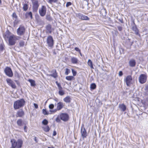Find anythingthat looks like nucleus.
Listing matches in <instances>:
<instances>
[{"label": "nucleus", "instance_id": "nucleus-3", "mask_svg": "<svg viewBox=\"0 0 148 148\" xmlns=\"http://www.w3.org/2000/svg\"><path fill=\"white\" fill-rule=\"evenodd\" d=\"M20 37L13 34L10 36L8 37L9 45L11 46L14 45L16 41L20 40Z\"/></svg>", "mask_w": 148, "mask_h": 148}, {"label": "nucleus", "instance_id": "nucleus-11", "mask_svg": "<svg viewBox=\"0 0 148 148\" xmlns=\"http://www.w3.org/2000/svg\"><path fill=\"white\" fill-rule=\"evenodd\" d=\"M60 117L61 120L66 121L68 120L69 116L67 114L62 113L60 115Z\"/></svg>", "mask_w": 148, "mask_h": 148}, {"label": "nucleus", "instance_id": "nucleus-10", "mask_svg": "<svg viewBox=\"0 0 148 148\" xmlns=\"http://www.w3.org/2000/svg\"><path fill=\"white\" fill-rule=\"evenodd\" d=\"M46 8L45 6H42L41 8L39 10L40 15L42 16H44L46 13Z\"/></svg>", "mask_w": 148, "mask_h": 148}, {"label": "nucleus", "instance_id": "nucleus-42", "mask_svg": "<svg viewBox=\"0 0 148 148\" xmlns=\"http://www.w3.org/2000/svg\"><path fill=\"white\" fill-rule=\"evenodd\" d=\"M71 5V3L70 2H68L66 3V7H68L69 6Z\"/></svg>", "mask_w": 148, "mask_h": 148}, {"label": "nucleus", "instance_id": "nucleus-17", "mask_svg": "<svg viewBox=\"0 0 148 148\" xmlns=\"http://www.w3.org/2000/svg\"><path fill=\"white\" fill-rule=\"evenodd\" d=\"M81 132L82 136L83 138L86 137L87 136L85 128L83 129L82 128L81 129Z\"/></svg>", "mask_w": 148, "mask_h": 148}, {"label": "nucleus", "instance_id": "nucleus-51", "mask_svg": "<svg viewBox=\"0 0 148 148\" xmlns=\"http://www.w3.org/2000/svg\"><path fill=\"white\" fill-rule=\"evenodd\" d=\"M56 83L58 87H59V86H61V85H60V84L59 83H58L57 82H56Z\"/></svg>", "mask_w": 148, "mask_h": 148}, {"label": "nucleus", "instance_id": "nucleus-35", "mask_svg": "<svg viewBox=\"0 0 148 148\" xmlns=\"http://www.w3.org/2000/svg\"><path fill=\"white\" fill-rule=\"evenodd\" d=\"M70 72V70L67 69L66 68V71L65 72V74L66 75H68V74Z\"/></svg>", "mask_w": 148, "mask_h": 148}, {"label": "nucleus", "instance_id": "nucleus-20", "mask_svg": "<svg viewBox=\"0 0 148 148\" xmlns=\"http://www.w3.org/2000/svg\"><path fill=\"white\" fill-rule=\"evenodd\" d=\"M71 62L73 64H76L78 62V59L76 58L75 57H71Z\"/></svg>", "mask_w": 148, "mask_h": 148}, {"label": "nucleus", "instance_id": "nucleus-14", "mask_svg": "<svg viewBox=\"0 0 148 148\" xmlns=\"http://www.w3.org/2000/svg\"><path fill=\"white\" fill-rule=\"evenodd\" d=\"M16 123L18 125L19 127H21L24 125H26V124L24 123V121L21 119L18 120Z\"/></svg>", "mask_w": 148, "mask_h": 148}, {"label": "nucleus", "instance_id": "nucleus-49", "mask_svg": "<svg viewBox=\"0 0 148 148\" xmlns=\"http://www.w3.org/2000/svg\"><path fill=\"white\" fill-rule=\"evenodd\" d=\"M56 135V131H53V136H55Z\"/></svg>", "mask_w": 148, "mask_h": 148}, {"label": "nucleus", "instance_id": "nucleus-16", "mask_svg": "<svg viewBox=\"0 0 148 148\" xmlns=\"http://www.w3.org/2000/svg\"><path fill=\"white\" fill-rule=\"evenodd\" d=\"M64 105L63 103L62 102H59L57 104V109L58 110H61L63 108Z\"/></svg>", "mask_w": 148, "mask_h": 148}, {"label": "nucleus", "instance_id": "nucleus-13", "mask_svg": "<svg viewBox=\"0 0 148 148\" xmlns=\"http://www.w3.org/2000/svg\"><path fill=\"white\" fill-rule=\"evenodd\" d=\"M77 16L79 18L82 20H89V18L85 15L82 14L80 13H78L77 14Z\"/></svg>", "mask_w": 148, "mask_h": 148}, {"label": "nucleus", "instance_id": "nucleus-30", "mask_svg": "<svg viewBox=\"0 0 148 148\" xmlns=\"http://www.w3.org/2000/svg\"><path fill=\"white\" fill-rule=\"evenodd\" d=\"M23 9L24 11H26L28 9V5L27 4H24L23 6Z\"/></svg>", "mask_w": 148, "mask_h": 148}, {"label": "nucleus", "instance_id": "nucleus-45", "mask_svg": "<svg viewBox=\"0 0 148 148\" xmlns=\"http://www.w3.org/2000/svg\"><path fill=\"white\" fill-rule=\"evenodd\" d=\"M75 49L76 51H78V52H80V50L79 49V48L77 47H75Z\"/></svg>", "mask_w": 148, "mask_h": 148}, {"label": "nucleus", "instance_id": "nucleus-40", "mask_svg": "<svg viewBox=\"0 0 148 148\" xmlns=\"http://www.w3.org/2000/svg\"><path fill=\"white\" fill-rule=\"evenodd\" d=\"M72 72L73 73V76H75L77 74L76 72L73 69H72Z\"/></svg>", "mask_w": 148, "mask_h": 148}, {"label": "nucleus", "instance_id": "nucleus-12", "mask_svg": "<svg viewBox=\"0 0 148 148\" xmlns=\"http://www.w3.org/2000/svg\"><path fill=\"white\" fill-rule=\"evenodd\" d=\"M47 41L49 46L51 47L53 46V40L51 36H49L47 37Z\"/></svg>", "mask_w": 148, "mask_h": 148}, {"label": "nucleus", "instance_id": "nucleus-57", "mask_svg": "<svg viewBox=\"0 0 148 148\" xmlns=\"http://www.w3.org/2000/svg\"><path fill=\"white\" fill-rule=\"evenodd\" d=\"M1 4V0H0V5Z\"/></svg>", "mask_w": 148, "mask_h": 148}, {"label": "nucleus", "instance_id": "nucleus-43", "mask_svg": "<svg viewBox=\"0 0 148 148\" xmlns=\"http://www.w3.org/2000/svg\"><path fill=\"white\" fill-rule=\"evenodd\" d=\"M27 126H26V125H24V130L25 132H27Z\"/></svg>", "mask_w": 148, "mask_h": 148}, {"label": "nucleus", "instance_id": "nucleus-32", "mask_svg": "<svg viewBox=\"0 0 148 148\" xmlns=\"http://www.w3.org/2000/svg\"><path fill=\"white\" fill-rule=\"evenodd\" d=\"M42 124L45 125H46L48 123V121L46 119H44L42 121Z\"/></svg>", "mask_w": 148, "mask_h": 148}, {"label": "nucleus", "instance_id": "nucleus-7", "mask_svg": "<svg viewBox=\"0 0 148 148\" xmlns=\"http://www.w3.org/2000/svg\"><path fill=\"white\" fill-rule=\"evenodd\" d=\"M32 1L33 11L35 12H36L38 10V7L39 6L38 4V2L36 0H32Z\"/></svg>", "mask_w": 148, "mask_h": 148}, {"label": "nucleus", "instance_id": "nucleus-6", "mask_svg": "<svg viewBox=\"0 0 148 148\" xmlns=\"http://www.w3.org/2000/svg\"><path fill=\"white\" fill-rule=\"evenodd\" d=\"M147 76L144 74H141L139 77V82L143 84L146 82L147 79Z\"/></svg>", "mask_w": 148, "mask_h": 148}, {"label": "nucleus", "instance_id": "nucleus-55", "mask_svg": "<svg viewBox=\"0 0 148 148\" xmlns=\"http://www.w3.org/2000/svg\"><path fill=\"white\" fill-rule=\"evenodd\" d=\"M54 100H55V101H56V102H57L58 101V99H57V98L55 99H54Z\"/></svg>", "mask_w": 148, "mask_h": 148}, {"label": "nucleus", "instance_id": "nucleus-47", "mask_svg": "<svg viewBox=\"0 0 148 148\" xmlns=\"http://www.w3.org/2000/svg\"><path fill=\"white\" fill-rule=\"evenodd\" d=\"M3 45L2 44L0 45V49L1 50H3Z\"/></svg>", "mask_w": 148, "mask_h": 148}, {"label": "nucleus", "instance_id": "nucleus-29", "mask_svg": "<svg viewBox=\"0 0 148 148\" xmlns=\"http://www.w3.org/2000/svg\"><path fill=\"white\" fill-rule=\"evenodd\" d=\"M96 86L95 83H92L90 85V88L91 89L94 90L96 88Z\"/></svg>", "mask_w": 148, "mask_h": 148}, {"label": "nucleus", "instance_id": "nucleus-9", "mask_svg": "<svg viewBox=\"0 0 148 148\" xmlns=\"http://www.w3.org/2000/svg\"><path fill=\"white\" fill-rule=\"evenodd\" d=\"M6 81L8 85L13 88H16V86L14 82L11 79L8 78L6 79Z\"/></svg>", "mask_w": 148, "mask_h": 148}, {"label": "nucleus", "instance_id": "nucleus-56", "mask_svg": "<svg viewBox=\"0 0 148 148\" xmlns=\"http://www.w3.org/2000/svg\"><path fill=\"white\" fill-rule=\"evenodd\" d=\"M79 54L81 56H82V55L81 52V51H80V52H79Z\"/></svg>", "mask_w": 148, "mask_h": 148}, {"label": "nucleus", "instance_id": "nucleus-19", "mask_svg": "<svg viewBox=\"0 0 148 148\" xmlns=\"http://www.w3.org/2000/svg\"><path fill=\"white\" fill-rule=\"evenodd\" d=\"M46 32L51 33L52 32L51 26L50 25H48L46 27Z\"/></svg>", "mask_w": 148, "mask_h": 148}, {"label": "nucleus", "instance_id": "nucleus-24", "mask_svg": "<svg viewBox=\"0 0 148 148\" xmlns=\"http://www.w3.org/2000/svg\"><path fill=\"white\" fill-rule=\"evenodd\" d=\"M132 29L135 32V33L137 35L138 34V30L135 25L132 27Z\"/></svg>", "mask_w": 148, "mask_h": 148}, {"label": "nucleus", "instance_id": "nucleus-8", "mask_svg": "<svg viewBox=\"0 0 148 148\" xmlns=\"http://www.w3.org/2000/svg\"><path fill=\"white\" fill-rule=\"evenodd\" d=\"M132 80V77L130 75L127 76L124 79V81L126 83V85L128 86H130L132 84L131 83Z\"/></svg>", "mask_w": 148, "mask_h": 148}, {"label": "nucleus", "instance_id": "nucleus-58", "mask_svg": "<svg viewBox=\"0 0 148 148\" xmlns=\"http://www.w3.org/2000/svg\"><path fill=\"white\" fill-rule=\"evenodd\" d=\"M146 88L147 89H148V86H147L146 87Z\"/></svg>", "mask_w": 148, "mask_h": 148}, {"label": "nucleus", "instance_id": "nucleus-41", "mask_svg": "<svg viewBox=\"0 0 148 148\" xmlns=\"http://www.w3.org/2000/svg\"><path fill=\"white\" fill-rule=\"evenodd\" d=\"M54 107V105L53 104H51L49 106V108L50 109H53Z\"/></svg>", "mask_w": 148, "mask_h": 148}, {"label": "nucleus", "instance_id": "nucleus-23", "mask_svg": "<svg viewBox=\"0 0 148 148\" xmlns=\"http://www.w3.org/2000/svg\"><path fill=\"white\" fill-rule=\"evenodd\" d=\"M136 62L134 60L132 59L129 62L130 66L131 67H134L136 64Z\"/></svg>", "mask_w": 148, "mask_h": 148}, {"label": "nucleus", "instance_id": "nucleus-27", "mask_svg": "<svg viewBox=\"0 0 148 148\" xmlns=\"http://www.w3.org/2000/svg\"><path fill=\"white\" fill-rule=\"evenodd\" d=\"M43 130L46 132H48L49 131L50 128L48 126L42 127Z\"/></svg>", "mask_w": 148, "mask_h": 148}, {"label": "nucleus", "instance_id": "nucleus-31", "mask_svg": "<svg viewBox=\"0 0 148 148\" xmlns=\"http://www.w3.org/2000/svg\"><path fill=\"white\" fill-rule=\"evenodd\" d=\"M25 45L24 42L23 40H21L19 42V45L20 47H23Z\"/></svg>", "mask_w": 148, "mask_h": 148}, {"label": "nucleus", "instance_id": "nucleus-34", "mask_svg": "<svg viewBox=\"0 0 148 148\" xmlns=\"http://www.w3.org/2000/svg\"><path fill=\"white\" fill-rule=\"evenodd\" d=\"M42 113L44 115H48L49 114V112L46 111L45 109H43L42 110Z\"/></svg>", "mask_w": 148, "mask_h": 148}, {"label": "nucleus", "instance_id": "nucleus-5", "mask_svg": "<svg viewBox=\"0 0 148 148\" xmlns=\"http://www.w3.org/2000/svg\"><path fill=\"white\" fill-rule=\"evenodd\" d=\"M25 32V29L24 27L22 25H20L17 30V34L19 36L23 35Z\"/></svg>", "mask_w": 148, "mask_h": 148}, {"label": "nucleus", "instance_id": "nucleus-50", "mask_svg": "<svg viewBox=\"0 0 148 148\" xmlns=\"http://www.w3.org/2000/svg\"><path fill=\"white\" fill-rule=\"evenodd\" d=\"M58 89H59V91L62 90V88L61 86H59V87H58Z\"/></svg>", "mask_w": 148, "mask_h": 148}, {"label": "nucleus", "instance_id": "nucleus-33", "mask_svg": "<svg viewBox=\"0 0 148 148\" xmlns=\"http://www.w3.org/2000/svg\"><path fill=\"white\" fill-rule=\"evenodd\" d=\"M26 14L27 16H29L31 17V18H32V14L31 12H29L27 13Z\"/></svg>", "mask_w": 148, "mask_h": 148}, {"label": "nucleus", "instance_id": "nucleus-15", "mask_svg": "<svg viewBox=\"0 0 148 148\" xmlns=\"http://www.w3.org/2000/svg\"><path fill=\"white\" fill-rule=\"evenodd\" d=\"M51 73H52L49 74V76H51L54 78H56L57 77V73L56 70H53L51 71Z\"/></svg>", "mask_w": 148, "mask_h": 148}, {"label": "nucleus", "instance_id": "nucleus-44", "mask_svg": "<svg viewBox=\"0 0 148 148\" xmlns=\"http://www.w3.org/2000/svg\"><path fill=\"white\" fill-rule=\"evenodd\" d=\"M117 28L118 29L119 31H121L122 29V27L120 26H117Z\"/></svg>", "mask_w": 148, "mask_h": 148}, {"label": "nucleus", "instance_id": "nucleus-36", "mask_svg": "<svg viewBox=\"0 0 148 148\" xmlns=\"http://www.w3.org/2000/svg\"><path fill=\"white\" fill-rule=\"evenodd\" d=\"M64 92L63 90L59 91V94L61 96H62L64 94Z\"/></svg>", "mask_w": 148, "mask_h": 148}, {"label": "nucleus", "instance_id": "nucleus-25", "mask_svg": "<svg viewBox=\"0 0 148 148\" xmlns=\"http://www.w3.org/2000/svg\"><path fill=\"white\" fill-rule=\"evenodd\" d=\"M88 64L89 66L91 69H94V68L93 66L91 60L89 59L88 62Z\"/></svg>", "mask_w": 148, "mask_h": 148}, {"label": "nucleus", "instance_id": "nucleus-54", "mask_svg": "<svg viewBox=\"0 0 148 148\" xmlns=\"http://www.w3.org/2000/svg\"><path fill=\"white\" fill-rule=\"evenodd\" d=\"M49 1L50 3H52L53 2V0H49Z\"/></svg>", "mask_w": 148, "mask_h": 148}, {"label": "nucleus", "instance_id": "nucleus-18", "mask_svg": "<svg viewBox=\"0 0 148 148\" xmlns=\"http://www.w3.org/2000/svg\"><path fill=\"white\" fill-rule=\"evenodd\" d=\"M119 107L122 111H125L126 109V106L123 104H120L119 105Z\"/></svg>", "mask_w": 148, "mask_h": 148}, {"label": "nucleus", "instance_id": "nucleus-28", "mask_svg": "<svg viewBox=\"0 0 148 148\" xmlns=\"http://www.w3.org/2000/svg\"><path fill=\"white\" fill-rule=\"evenodd\" d=\"M74 79V77L72 76H68L66 77V79L69 81H71Z\"/></svg>", "mask_w": 148, "mask_h": 148}, {"label": "nucleus", "instance_id": "nucleus-46", "mask_svg": "<svg viewBox=\"0 0 148 148\" xmlns=\"http://www.w3.org/2000/svg\"><path fill=\"white\" fill-rule=\"evenodd\" d=\"M123 75V73L121 71H120L119 72V76H121Z\"/></svg>", "mask_w": 148, "mask_h": 148}, {"label": "nucleus", "instance_id": "nucleus-37", "mask_svg": "<svg viewBox=\"0 0 148 148\" xmlns=\"http://www.w3.org/2000/svg\"><path fill=\"white\" fill-rule=\"evenodd\" d=\"M19 22V21L18 20L17 18L15 19L14 20V25H17L18 22Z\"/></svg>", "mask_w": 148, "mask_h": 148}, {"label": "nucleus", "instance_id": "nucleus-22", "mask_svg": "<svg viewBox=\"0 0 148 148\" xmlns=\"http://www.w3.org/2000/svg\"><path fill=\"white\" fill-rule=\"evenodd\" d=\"M24 111L21 110H20L18 111L17 113V116L21 117L24 115Z\"/></svg>", "mask_w": 148, "mask_h": 148}, {"label": "nucleus", "instance_id": "nucleus-38", "mask_svg": "<svg viewBox=\"0 0 148 148\" xmlns=\"http://www.w3.org/2000/svg\"><path fill=\"white\" fill-rule=\"evenodd\" d=\"M60 116H58L56 119V121L57 122H60Z\"/></svg>", "mask_w": 148, "mask_h": 148}, {"label": "nucleus", "instance_id": "nucleus-1", "mask_svg": "<svg viewBox=\"0 0 148 148\" xmlns=\"http://www.w3.org/2000/svg\"><path fill=\"white\" fill-rule=\"evenodd\" d=\"M11 142L12 148H21L23 144V141L20 139H18L17 141L14 139L11 140Z\"/></svg>", "mask_w": 148, "mask_h": 148}, {"label": "nucleus", "instance_id": "nucleus-48", "mask_svg": "<svg viewBox=\"0 0 148 148\" xmlns=\"http://www.w3.org/2000/svg\"><path fill=\"white\" fill-rule=\"evenodd\" d=\"M34 106L36 108H38V105L36 103H34Z\"/></svg>", "mask_w": 148, "mask_h": 148}, {"label": "nucleus", "instance_id": "nucleus-2", "mask_svg": "<svg viewBox=\"0 0 148 148\" xmlns=\"http://www.w3.org/2000/svg\"><path fill=\"white\" fill-rule=\"evenodd\" d=\"M25 101L24 99H21L15 101L14 103V108L15 110L18 109L23 107L25 104Z\"/></svg>", "mask_w": 148, "mask_h": 148}, {"label": "nucleus", "instance_id": "nucleus-52", "mask_svg": "<svg viewBox=\"0 0 148 148\" xmlns=\"http://www.w3.org/2000/svg\"><path fill=\"white\" fill-rule=\"evenodd\" d=\"M119 20L122 23H123V20L122 19H119Z\"/></svg>", "mask_w": 148, "mask_h": 148}, {"label": "nucleus", "instance_id": "nucleus-53", "mask_svg": "<svg viewBox=\"0 0 148 148\" xmlns=\"http://www.w3.org/2000/svg\"><path fill=\"white\" fill-rule=\"evenodd\" d=\"M34 140H35V141L36 142V143H37L38 142V141H37V139H36V137H35L34 138Z\"/></svg>", "mask_w": 148, "mask_h": 148}, {"label": "nucleus", "instance_id": "nucleus-21", "mask_svg": "<svg viewBox=\"0 0 148 148\" xmlns=\"http://www.w3.org/2000/svg\"><path fill=\"white\" fill-rule=\"evenodd\" d=\"M71 99L69 96H68L63 99V101L66 103H70Z\"/></svg>", "mask_w": 148, "mask_h": 148}, {"label": "nucleus", "instance_id": "nucleus-39", "mask_svg": "<svg viewBox=\"0 0 148 148\" xmlns=\"http://www.w3.org/2000/svg\"><path fill=\"white\" fill-rule=\"evenodd\" d=\"M13 18H14L15 19L17 18V16L15 12H14L12 15Z\"/></svg>", "mask_w": 148, "mask_h": 148}, {"label": "nucleus", "instance_id": "nucleus-4", "mask_svg": "<svg viewBox=\"0 0 148 148\" xmlns=\"http://www.w3.org/2000/svg\"><path fill=\"white\" fill-rule=\"evenodd\" d=\"M5 73L9 77H12L13 76V73L11 69L9 67H6L4 70Z\"/></svg>", "mask_w": 148, "mask_h": 148}, {"label": "nucleus", "instance_id": "nucleus-26", "mask_svg": "<svg viewBox=\"0 0 148 148\" xmlns=\"http://www.w3.org/2000/svg\"><path fill=\"white\" fill-rule=\"evenodd\" d=\"M28 81L30 83L31 86H34L36 85L35 81L34 80L29 79Z\"/></svg>", "mask_w": 148, "mask_h": 148}, {"label": "nucleus", "instance_id": "nucleus-59", "mask_svg": "<svg viewBox=\"0 0 148 148\" xmlns=\"http://www.w3.org/2000/svg\"><path fill=\"white\" fill-rule=\"evenodd\" d=\"M102 11H103L105 12V9H103L101 10Z\"/></svg>", "mask_w": 148, "mask_h": 148}]
</instances>
